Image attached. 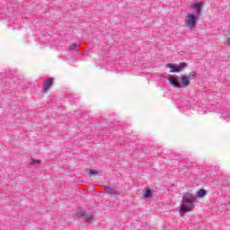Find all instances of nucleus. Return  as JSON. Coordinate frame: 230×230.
Returning a JSON list of instances; mask_svg holds the SVG:
<instances>
[{
  "label": "nucleus",
  "instance_id": "obj_16",
  "mask_svg": "<svg viewBox=\"0 0 230 230\" xmlns=\"http://www.w3.org/2000/svg\"><path fill=\"white\" fill-rule=\"evenodd\" d=\"M88 173L89 175H96L98 172L95 170H90Z\"/></svg>",
  "mask_w": 230,
  "mask_h": 230
},
{
  "label": "nucleus",
  "instance_id": "obj_8",
  "mask_svg": "<svg viewBox=\"0 0 230 230\" xmlns=\"http://www.w3.org/2000/svg\"><path fill=\"white\" fill-rule=\"evenodd\" d=\"M53 84V78H49L43 83V91L46 92Z\"/></svg>",
  "mask_w": 230,
  "mask_h": 230
},
{
  "label": "nucleus",
  "instance_id": "obj_14",
  "mask_svg": "<svg viewBox=\"0 0 230 230\" xmlns=\"http://www.w3.org/2000/svg\"><path fill=\"white\" fill-rule=\"evenodd\" d=\"M80 46V43H74L69 47L70 51H75L78 47Z\"/></svg>",
  "mask_w": 230,
  "mask_h": 230
},
{
  "label": "nucleus",
  "instance_id": "obj_3",
  "mask_svg": "<svg viewBox=\"0 0 230 230\" xmlns=\"http://www.w3.org/2000/svg\"><path fill=\"white\" fill-rule=\"evenodd\" d=\"M197 19H199V16L194 13H190L185 18V24L187 28H190L191 30L192 28H195L197 26Z\"/></svg>",
  "mask_w": 230,
  "mask_h": 230
},
{
  "label": "nucleus",
  "instance_id": "obj_12",
  "mask_svg": "<svg viewBox=\"0 0 230 230\" xmlns=\"http://www.w3.org/2000/svg\"><path fill=\"white\" fill-rule=\"evenodd\" d=\"M197 76V72L196 71H192L189 74V75H187V78L189 80H195V77Z\"/></svg>",
  "mask_w": 230,
  "mask_h": 230
},
{
  "label": "nucleus",
  "instance_id": "obj_7",
  "mask_svg": "<svg viewBox=\"0 0 230 230\" xmlns=\"http://www.w3.org/2000/svg\"><path fill=\"white\" fill-rule=\"evenodd\" d=\"M104 189L106 193H108L111 197H116V195H120L121 193L119 190H116L114 188L109 187L107 185L104 186Z\"/></svg>",
  "mask_w": 230,
  "mask_h": 230
},
{
  "label": "nucleus",
  "instance_id": "obj_10",
  "mask_svg": "<svg viewBox=\"0 0 230 230\" xmlns=\"http://www.w3.org/2000/svg\"><path fill=\"white\" fill-rule=\"evenodd\" d=\"M166 67H169V69H171V73H177V66L172 64V63H169L166 65Z\"/></svg>",
  "mask_w": 230,
  "mask_h": 230
},
{
  "label": "nucleus",
  "instance_id": "obj_17",
  "mask_svg": "<svg viewBox=\"0 0 230 230\" xmlns=\"http://www.w3.org/2000/svg\"><path fill=\"white\" fill-rule=\"evenodd\" d=\"M226 45L230 47V35L226 39Z\"/></svg>",
  "mask_w": 230,
  "mask_h": 230
},
{
  "label": "nucleus",
  "instance_id": "obj_2",
  "mask_svg": "<svg viewBox=\"0 0 230 230\" xmlns=\"http://www.w3.org/2000/svg\"><path fill=\"white\" fill-rule=\"evenodd\" d=\"M168 80L171 85H173V87L176 89H181V87H188V85L190 84L188 75H181V82H179V80L173 76H170Z\"/></svg>",
  "mask_w": 230,
  "mask_h": 230
},
{
  "label": "nucleus",
  "instance_id": "obj_4",
  "mask_svg": "<svg viewBox=\"0 0 230 230\" xmlns=\"http://www.w3.org/2000/svg\"><path fill=\"white\" fill-rule=\"evenodd\" d=\"M191 98L186 97V98H181L178 102V106L181 111H188L190 107H191Z\"/></svg>",
  "mask_w": 230,
  "mask_h": 230
},
{
  "label": "nucleus",
  "instance_id": "obj_13",
  "mask_svg": "<svg viewBox=\"0 0 230 230\" xmlns=\"http://www.w3.org/2000/svg\"><path fill=\"white\" fill-rule=\"evenodd\" d=\"M152 197V190L147 189L144 193V199H150Z\"/></svg>",
  "mask_w": 230,
  "mask_h": 230
},
{
  "label": "nucleus",
  "instance_id": "obj_9",
  "mask_svg": "<svg viewBox=\"0 0 230 230\" xmlns=\"http://www.w3.org/2000/svg\"><path fill=\"white\" fill-rule=\"evenodd\" d=\"M186 66H188V64L181 62L177 66H176V71L177 73H181V71H182V69H184V67H186Z\"/></svg>",
  "mask_w": 230,
  "mask_h": 230
},
{
  "label": "nucleus",
  "instance_id": "obj_1",
  "mask_svg": "<svg viewBox=\"0 0 230 230\" xmlns=\"http://www.w3.org/2000/svg\"><path fill=\"white\" fill-rule=\"evenodd\" d=\"M195 202H197V195L190 192L184 193L180 213H188V211H191V209L195 208Z\"/></svg>",
  "mask_w": 230,
  "mask_h": 230
},
{
  "label": "nucleus",
  "instance_id": "obj_6",
  "mask_svg": "<svg viewBox=\"0 0 230 230\" xmlns=\"http://www.w3.org/2000/svg\"><path fill=\"white\" fill-rule=\"evenodd\" d=\"M75 215L78 218H85L86 221L93 222V215H87L83 208L77 209Z\"/></svg>",
  "mask_w": 230,
  "mask_h": 230
},
{
  "label": "nucleus",
  "instance_id": "obj_15",
  "mask_svg": "<svg viewBox=\"0 0 230 230\" xmlns=\"http://www.w3.org/2000/svg\"><path fill=\"white\" fill-rule=\"evenodd\" d=\"M31 164H40V160L31 159Z\"/></svg>",
  "mask_w": 230,
  "mask_h": 230
},
{
  "label": "nucleus",
  "instance_id": "obj_5",
  "mask_svg": "<svg viewBox=\"0 0 230 230\" xmlns=\"http://www.w3.org/2000/svg\"><path fill=\"white\" fill-rule=\"evenodd\" d=\"M202 6H204V3L202 2H198L194 3L190 5V8L194 10V14L197 15L198 17H200L202 15Z\"/></svg>",
  "mask_w": 230,
  "mask_h": 230
},
{
  "label": "nucleus",
  "instance_id": "obj_11",
  "mask_svg": "<svg viewBox=\"0 0 230 230\" xmlns=\"http://www.w3.org/2000/svg\"><path fill=\"white\" fill-rule=\"evenodd\" d=\"M199 199H202V197H206V190L204 189H200L198 192H197V196Z\"/></svg>",
  "mask_w": 230,
  "mask_h": 230
}]
</instances>
